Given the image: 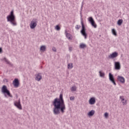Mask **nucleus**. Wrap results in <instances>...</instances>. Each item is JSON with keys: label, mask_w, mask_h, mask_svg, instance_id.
<instances>
[{"label": "nucleus", "mask_w": 129, "mask_h": 129, "mask_svg": "<svg viewBox=\"0 0 129 129\" xmlns=\"http://www.w3.org/2000/svg\"><path fill=\"white\" fill-rule=\"evenodd\" d=\"M117 80L118 81H125L124 78L123 77H122L121 76H118L117 78Z\"/></svg>", "instance_id": "15"}, {"label": "nucleus", "mask_w": 129, "mask_h": 129, "mask_svg": "<svg viewBox=\"0 0 129 129\" xmlns=\"http://www.w3.org/2000/svg\"><path fill=\"white\" fill-rule=\"evenodd\" d=\"M109 79L110 81H114V78L113 77V75H112L111 73H109Z\"/></svg>", "instance_id": "14"}, {"label": "nucleus", "mask_w": 129, "mask_h": 129, "mask_svg": "<svg viewBox=\"0 0 129 129\" xmlns=\"http://www.w3.org/2000/svg\"><path fill=\"white\" fill-rule=\"evenodd\" d=\"M99 74H100V77H104V75H105V74H104V72H102L101 71L99 72Z\"/></svg>", "instance_id": "23"}, {"label": "nucleus", "mask_w": 129, "mask_h": 129, "mask_svg": "<svg viewBox=\"0 0 129 129\" xmlns=\"http://www.w3.org/2000/svg\"><path fill=\"white\" fill-rule=\"evenodd\" d=\"M14 105L17 107L19 109H22V105L21 104V100L19 99L18 102H15Z\"/></svg>", "instance_id": "7"}, {"label": "nucleus", "mask_w": 129, "mask_h": 129, "mask_svg": "<svg viewBox=\"0 0 129 129\" xmlns=\"http://www.w3.org/2000/svg\"><path fill=\"white\" fill-rule=\"evenodd\" d=\"M83 2L82 3V5H81V9L82 10L83 8Z\"/></svg>", "instance_id": "36"}, {"label": "nucleus", "mask_w": 129, "mask_h": 129, "mask_svg": "<svg viewBox=\"0 0 129 129\" xmlns=\"http://www.w3.org/2000/svg\"><path fill=\"white\" fill-rule=\"evenodd\" d=\"M80 28H81V26L78 25H77L75 27L76 30H79V29H80Z\"/></svg>", "instance_id": "26"}, {"label": "nucleus", "mask_w": 129, "mask_h": 129, "mask_svg": "<svg viewBox=\"0 0 129 129\" xmlns=\"http://www.w3.org/2000/svg\"><path fill=\"white\" fill-rule=\"evenodd\" d=\"M114 69L115 70H120V62L119 61L114 62Z\"/></svg>", "instance_id": "8"}, {"label": "nucleus", "mask_w": 129, "mask_h": 129, "mask_svg": "<svg viewBox=\"0 0 129 129\" xmlns=\"http://www.w3.org/2000/svg\"><path fill=\"white\" fill-rule=\"evenodd\" d=\"M3 53V48L0 47V54H2Z\"/></svg>", "instance_id": "32"}, {"label": "nucleus", "mask_w": 129, "mask_h": 129, "mask_svg": "<svg viewBox=\"0 0 129 129\" xmlns=\"http://www.w3.org/2000/svg\"><path fill=\"white\" fill-rule=\"evenodd\" d=\"M112 33L114 36H117V34L116 33V31L114 29H112Z\"/></svg>", "instance_id": "22"}, {"label": "nucleus", "mask_w": 129, "mask_h": 129, "mask_svg": "<svg viewBox=\"0 0 129 129\" xmlns=\"http://www.w3.org/2000/svg\"><path fill=\"white\" fill-rule=\"evenodd\" d=\"M112 83H113V84H114V85H116V84L115 83V81H112Z\"/></svg>", "instance_id": "35"}, {"label": "nucleus", "mask_w": 129, "mask_h": 129, "mask_svg": "<svg viewBox=\"0 0 129 129\" xmlns=\"http://www.w3.org/2000/svg\"><path fill=\"white\" fill-rule=\"evenodd\" d=\"M7 21L12 25V26H16L18 24L16 20V16L14 14V10H12L10 14L7 17Z\"/></svg>", "instance_id": "2"}, {"label": "nucleus", "mask_w": 129, "mask_h": 129, "mask_svg": "<svg viewBox=\"0 0 129 129\" xmlns=\"http://www.w3.org/2000/svg\"><path fill=\"white\" fill-rule=\"evenodd\" d=\"M3 81H5V80H4Z\"/></svg>", "instance_id": "39"}, {"label": "nucleus", "mask_w": 129, "mask_h": 129, "mask_svg": "<svg viewBox=\"0 0 129 129\" xmlns=\"http://www.w3.org/2000/svg\"><path fill=\"white\" fill-rule=\"evenodd\" d=\"M120 82H121L122 83V84H124V81H120Z\"/></svg>", "instance_id": "37"}, {"label": "nucleus", "mask_w": 129, "mask_h": 129, "mask_svg": "<svg viewBox=\"0 0 129 129\" xmlns=\"http://www.w3.org/2000/svg\"><path fill=\"white\" fill-rule=\"evenodd\" d=\"M82 30H81V33L84 37L85 39H87V33H86V28H85V25L83 21H81Z\"/></svg>", "instance_id": "4"}, {"label": "nucleus", "mask_w": 129, "mask_h": 129, "mask_svg": "<svg viewBox=\"0 0 129 129\" xmlns=\"http://www.w3.org/2000/svg\"><path fill=\"white\" fill-rule=\"evenodd\" d=\"M5 80H6V81H7V79H5Z\"/></svg>", "instance_id": "38"}, {"label": "nucleus", "mask_w": 129, "mask_h": 129, "mask_svg": "<svg viewBox=\"0 0 129 129\" xmlns=\"http://www.w3.org/2000/svg\"><path fill=\"white\" fill-rule=\"evenodd\" d=\"M95 98L92 97L89 99V104H91V105H93V104H95Z\"/></svg>", "instance_id": "11"}, {"label": "nucleus", "mask_w": 129, "mask_h": 129, "mask_svg": "<svg viewBox=\"0 0 129 129\" xmlns=\"http://www.w3.org/2000/svg\"><path fill=\"white\" fill-rule=\"evenodd\" d=\"M88 21L91 24L92 27H93V28H94L95 29H96V28H97V25L95 24V21H94V19H93L92 17H89L88 18Z\"/></svg>", "instance_id": "6"}, {"label": "nucleus", "mask_w": 129, "mask_h": 129, "mask_svg": "<svg viewBox=\"0 0 129 129\" xmlns=\"http://www.w3.org/2000/svg\"><path fill=\"white\" fill-rule=\"evenodd\" d=\"M55 30H56V31H60V30L61 29V28L59 25H56L55 27Z\"/></svg>", "instance_id": "24"}, {"label": "nucleus", "mask_w": 129, "mask_h": 129, "mask_svg": "<svg viewBox=\"0 0 129 129\" xmlns=\"http://www.w3.org/2000/svg\"><path fill=\"white\" fill-rule=\"evenodd\" d=\"M76 89H77V88L75 86H73L72 87V91H76Z\"/></svg>", "instance_id": "25"}, {"label": "nucleus", "mask_w": 129, "mask_h": 129, "mask_svg": "<svg viewBox=\"0 0 129 129\" xmlns=\"http://www.w3.org/2000/svg\"><path fill=\"white\" fill-rule=\"evenodd\" d=\"M66 37L69 40H71V34L70 33H67V31L66 30Z\"/></svg>", "instance_id": "17"}, {"label": "nucleus", "mask_w": 129, "mask_h": 129, "mask_svg": "<svg viewBox=\"0 0 129 129\" xmlns=\"http://www.w3.org/2000/svg\"><path fill=\"white\" fill-rule=\"evenodd\" d=\"M2 92L5 95V97H7V95L9 96V97H13V96L11 94L10 91L8 90V87L7 86L4 85L2 88Z\"/></svg>", "instance_id": "3"}, {"label": "nucleus", "mask_w": 129, "mask_h": 129, "mask_svg": "<svg viewBox=\"0 0 129 129\" xmlns=\"http://www.w3.org/2000/svg\"><path fill=\"white\" fill-rule=\"evenodd\" d=\"M69 51H72V47H69Z\"/></svg>", "instance_id": "33"}, {"label": "nucleus", "mask_w": 129, "mask_h": 129, "mask_svg": "<svg viewBox=\"0 0 129 129\" xmlns=\"http://www.w3.org/2000/svg\"><path fill=\"white\" fill-rule=\"evenodd\" d=\"M40 51H43V52H44V51H46V46L42 45L40 47Z\"/></svg>", "instance_id": "20"}, {"label": "nucleus", "mask_w": 129, "mask_h": 129, "mask_svg": "<svg viewBox=\"0 0 129 129\" xmlns=\"http://www.w3.org/2000/svg\"><path fill=\"white\" fill-rule=\"evenodd\" d=\"M124 97L123 96H120V99H121V101H124V98H123Z\"/></svg>", "instance_id": "29"}, {"label": "nucleus", "mask_w": 129, "mask_h": 129, "mask_svg": "<svg viewBox=\"0 0 129 129\" xmlns=\"http://www.w3.org/2000/svg\"><path fill=\"white\" fill-rule=\"evenodd\" d=\"M71 101L74 100L75 99V97L74 96H71L70 98Z\"/></svg>", "instance_id": "28"}, {"label": "nucleus", "mask_w": 129, "mask_h": 129, "mask_svg": "<svg viewBox=\"0 0 129 129\" xmlns=\"http://www.w3.org/2000/svg\"><path fill=\"white\" fill-rule=\"evenodd\" d=\"M52 104L54 106L53 111L55 115L60 114V111L61 113H64V110L66 109V106L63 99V94H60L59 98H56L54 100Z\"/></svg>", "instance_id": "1"}, {"label": "nucleus", "mask_w": 129, "mask_h": 129, "mask_svg": "<svg viewBox=\"0 0 129 129\" xmlns=\"http://www.w3.org/2000/svg\"><path fill=\"white\" fill-rule=\"evenodd\" d=\"M123 22V20H122V19H119L117 22L118 26H121Z\"/></svg>", "instance_id": "18"}, {"label": "nucleus", "mask_w": 129, "mask_h": 129, "mask_svg": "<svg viewBox=\"0 0 129 129\" xmlns=\"http://www.w3.org/2000/svg\"><path fill=\"white\" fill-rule=\"evenodd\" d=\"M13 81H19V79H18V78H15V79L13 80Z\"/></svg>", "instance_id": "34"}, {"label": "nucleus", "mask_w": 129, "mask_h": 129, "mask_svg": "<svg viewBox=\"0 0 129 129\" xmlns=\"http://www.w3.org/2000/svg\"><path fill=\"white\" fill-rule=\"evenodd\" d=\"M52 51H53V52H57V49H56V48L53 47L52 48Z\"/></svg>", "instance_id": "31"}, {"label": "nucleus", "mask_w": 129, "mask_h": 129, "mask_svg": "<svg viewBox=\"0 0 129 129\" xmlns=\"http://www.w3.org/2000/svg\"><path fill=\"white\" fill-rule=\"evenodd\" d=\"M35 79H36V80H37V81H40V80H41V79H42V75H41L40 73H38L36 75Z\"/></svg>", "instance_id": "12"}, {"label": "nucleus", "mask_w": 129, "mask_h": 129, "mask_svg": "<svg viewBox=\"0 0 129 129\" xmlns=\"http://www.w3.org/2000/svg\"><path fill=\"white\" fill-rule=\"evenodd\" d=\"M2 61H4L5 62H6V64H8L11 67H13L14 66V64H13V63H12V62H10L9 61V59H7V58H6V57L2 58Z\"/></svg>", "instance_id": "10"}, {"label": "nucleus", "mask_w": 129, "mask_h": 129, "mask_svg": "<svg viewBox=\"0 0 129 129\" xmlns=\"http://www.w3.org/2000/svg\"><path fill=\"white\" fill-rule=\"evenodd\" d=\"M72 68H73V63H69L68 64V69H72Z\"/></svg>", "instance_id": "21"}, {"label": "nucleus", "mask_w": 129, "mask_h": 129, "mask_svg": "<svg viewBox=\"0 0 129 129\" xmlns=\"http://www.w3.org/2000/svg\"><path fill=\"white\" fill-rule=\"evenodd\" d=\"M126 101H127L126 100H125L124 101L122 102V103H123V105H126V104H127Z\"/></svg>", "instance_id": "30"}, {"label": "nucleus", "mask_w": 129, "mask_h": 129, "mask_svg": "<svg viewBox=\"0 0 129 129\" xmlns=\"http://www.w3.org/2000/svg\"><path fill=\"white\" fill-rule=\"evenodd\" d=\"M80 48H81V49H84V48H86V44L84 43H81L80 45Z\"/></svg>", "instance_id": "19"}, {"label": "nucleus", "mask_w": 129, "mask_h": 129, "mask_svg": "<svg viewBox=\"0 0 129 129\" xmlns=\"http://www.w3.org/2000/svg\"><path fill=\"white\" fill-rule=\"evenodd\" d=\"M117 56H118V53L115 51L112 53V54H111L110 55H109V58H110V59H114V58H116Z\"/></svg>", "instance_id": "9"}, {"label": "nucleus", "mask_w": 129, "mask_h": 129, "mask_svg": "<svg viewBox=\"0 0 129 129\" xmlns=\"http://www.w3.org/2000/svg\"><path fill=\"white\" fill-rule=\"evenodd\" d=\"M94 113H95V111L94 110H92L88 113V115L89 116H93L94 115Z\"/></svg>", "instance_id": "16"}, {"label": "nucleus", "mask_w": 129, "mask_h": 129, "mask_svg": "<svg viewBox=\"0 0 129 129\" xmlns=\"http://www.w3.org/2000/svg\"><path fill=\"white\" fill-rule=\"evenodd\" d=\"M13 85L16 88L20 86V81H13Z\"/></svg>", "instance_id": "13"}, {"label": "nucleus", "mask_w": 129, "mask_h": 129, "mask_svg": "<svg viewBox=\"0 0 129 129\" xmlns=\"http://www.w3.org/2000/svg\"><path fill=\"white\" fill-rule=\"evenodd\" d=\"M38 24V19H33L30 23V28L33 29H35L36 27H37V25Z\"/></svg>", "instance_id": "5"}, {"label": "nucleus", "mask_w": 129, "mask_h": 129, "mask_svg": "<svg viewBox=\"0 0 129 129\" xmlns=\"http://www.w3.org/2000/svg\"><path fill=\"white\" fill-rule=\"evenodd\" d=\"M104 116L106 118H107L108 117V113L107 112L105 113Z\"/></svg>", "instance_id": "27"}]
</instances>
